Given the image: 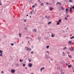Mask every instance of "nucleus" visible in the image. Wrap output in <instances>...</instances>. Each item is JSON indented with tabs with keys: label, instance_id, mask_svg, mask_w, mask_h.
<instances>
[{
	"label": "nucleus",
	"instance_id": "1",
	"mask_svg": "<svg viewBox=\"0 0 74 74\" xmlns=\"http://www.w3.org/2000/svg\"><path fill=\"white\" fill-rule=\"evenodd\" d=\"M25 48L26 49L27 51H29V50L30 51H32V49L30 48H28V47H25Z\"/></svg>",
	"mask_w": 74,
	"mask_h": 74
},
{
	"label": "nucleus",
	"instance_id": "2",
	"mask_svg": "<svg viewBox=\"0 0 74 74\" xmlns=\"http://www.w3.org/2000/svg\"><path fill=\"white\" fill-rule=\"evenodd\" d=\"M69 50H71V51H74V49H73V48L71 47L70 48H69Z\"/></svg>",
	"mask_w": 74,
	"mask_h": 74
},
{
	"label": "nucleus",
	"instance_id": "3",
	"mask_svg": "<svg viewBox=\"0 0 74 74\" xmlns=\"http://www.w3.org/2000/svg\"><path fill=\"white\" fill-rule=\"evenodd\" d=\"M29 67H32V64L29 63Z\"/></svg>",
	"mask_w": 74,
	"mask_h": 74
},
{
	"label": "nucleus",
	"instance_id": "4",
	"mask_svg": "<svg viewBox=\"0 0 74 74\" xmlns=\"http://www.w3.org/2000/svg\"><path fill=\"white\" fill-rule=\"evenodd\" d=\"M11 73L13 74V73H14L15 72V71L14 70H11Z\"/></svg>",
	"mask_w": 74,
	"mask_h": 74
},
{
	"label": "nucleus",
	"instance_id": "5",
	"mask_svg": "<svg viewBox=\"0 0 74 74\" xmlns=\"http://www.w3.org/2000/svg\"><path fill=\"white\" fill-rule=\"evenodd\" d=\"M68 44H71V43H72V42H71V41H69L68 42Z\"/></svg>",
	"mask_w": 74,
	"mask_h": 74
},
{
	"label": "nucleus",
	"instance_id": "6",
	"mask_svg": "<svg viewBox=\"0 0 74 74\" xmlns=\"http://www.w3.org/2000/svg\"><path fill=\"white\" fill-rule=\"evenodd\" d=\"M45 69L44 67H42V68H41L40 69V71H42V70L43 69Z\"/></svg>",
	"mask_w": 74,
	"mask_h": 74
},
{
	"label": "nucleus",
	"instance_id": "7",
	"mask_svg": "<svg viewBox=\"0 0 74 74\" xmlns=\"http://www.w3.org/2000/svg\"><path fill=\"white\" fill-rule=\"evenodd\" d=\"M51 36L52 37H53L54 36H55V34H54L52 33L51 34Z\"/></svg>",
	"mask_w": 74,
	"mask_h": 74
},
{
	"label": "nucleus",
	"instance_id": "8",
	"mask_svg": "<svg viewBox=\"0 0 74 74\" xmlns=\"http://www.w3.org/2000/svg\"><path fill=\"white\" fill-rule=\"evenodd\" d=\"M33 31L34 32H36L37 31H36V29H34L33 30Z\"/></svg>",
	"mask_w": 74,
	"mask_h": 74
},
{
	"label": "nucleus",
	"instance_id": "9",
	"mask_svg": "<svg viewBox=\"0 0 74 74\" xmlns=\"http://www.w3.org/2000/svg\"><path fill=\"white\" fill-rule=\"evenodd\" d=\"M40 6H43L44 5V3H41L40 4Z\"/></svg>",
	"mask_w": 74,
	"mask_h": 74
},
{
	"label": "nucleus",
	"instance_id": "10",
	"mask_svg": "<svg viewBox=\"0 0 74 74\" xmlns=\"http://www.w3.org/2000/svg\"><path fill=\"white\" fill-rule=\"evenodd\" d=\"M61 10H64V8H63V7H61Z\"/></svg>",
	"mask_w": 74,
	"mask_h": 74
},
{
	"label": "nucleus",
	"instance_id": "11",
	"mask_svg": "<svg viewBox=\"0 0 74 74\" xmlns=\"http://www.w3.org/2000/svg\"><path fill=\"white\" fill-rule=\"evenodd\" d=\"M73 1V0H69V2H70V3H72Z\"/></svg>",
	"mask_w": 74,
	"mask_h": 74
},
{
	"label": "nucleus",
	"instance_id": "12",
	"mask_svg": "<svg viewBox=\"0 0 74 74\" xmlns=\"http://www.w3.org/2000/svg\"><path fill=\"white\" fill-rule=\"evenodd\" d=\"M3 52V51H2L1 50H0V53H2Z\"/></svg>",
	"mask_w": 74,
	"mask_h": 74
},
{
	"label": "nucleus",
	"instance_id": "13",
	"mask_svg": "<svg viewBox=\"0 0 74 74\" xmlns=\"http://www.w3.org/2000/svg\"><path fill=\"white\" fill-rule=\"evenodd\" d=\"M50 11H52V10L53 9V8H52V7H50Z\"/></svg>",
	"mask_w": 74,
	"mask_h": 74
},
{
	"label": "nucleus",
	"instance_id": "14",
	"mask_svg": "<svg viewBox=\"0 0 74 74\" xmlns=\"http://www.w3.org/2000/svg\"><path fill=\"white\" fill-rule=\"evenodd\" d=\"M65 13L66 14H68V13H69V12L68 11H65Z\"/></svg>",
	"mask_w": 74,
	"mask_h": 74
},
{
	"label": "nucleus",
	"instance_id": "15",
	"mask_svg": "<svg viewBox=\"0 0 74 74\" xmlns=\"http://www.w3.org/2000/svg\"><path fill=\"white\" fill-rule=\"evenodd\" d=\"M28 60L29 61V62H31V61L32 60V59H28Z\"/></svg>",
	"mask_w": 74,
	"mask_h": 74
},
{
	"label": "nucleus",
	"instance_id": "16",
	"mask_svg": "<svg viewBox=\"0 0 74 74\" xmlns=\"http://www.w3.org/2000/svg\"><path fill=\"white\" fill-rule=\"evenodd\" d=\"M23 21H24V22H26L27 21V20H26V19H25L23 20Z\"/></svg>",
	"mask_w": 74,
	"mask_h": 74
},
{
	"label": "nucleus",
	"instance_id": "17",
	"mask_svg": "<svg viewBox=\"0 0 74 74\" xmlns=\"http://www.w3.org/2000/svg\"><path fill=\"white\" fill-rule=\"evenodd\" d=\"M71 67V65H70L68 66V67L69 68H70Z\"/></svg>",
	"mask_w": 74,
	"mask_h": 74
},
{
	"label": "nucleus",
	"instance_id": "18",
	"mask_svg": "<svg viewBox=\"0 0 74 74\" xmlns=\"http://www.w3.org/2000/svg\"><path fill=\"white\" fill-rule=\"evenodd\" d=\"M49 46H46V48H47V49H48V48H49Z\"/></svg>",
	"mask_w": 74,
	"mask_h": 74
},
{
	"label": "nucleus",
	"instance_id": "19",
	"mask_svg": "<svg viewBox=\"0 0 74 74\" xmlns=\"http://www.w3.org/2000/svg\"><path fill=\"white\" fill-rule=\"evenodd\" d=\"M0 56H1V57L3 56V53H1L0 54Z\"/></svg>",
	"mask_w": 74,
	"mask_h": 74
},
{
	"label": "nucleus",
	"instance_id": "20",
	"mask_svg": "<svg viewBox=\"0 0 74 74\" xmlns=\"http://www.w3.org/2000/svg\"><path fill=\"white\" fill-rule=\"evenodd\" d=\"M57 4H60L61 5H62V4H61V3H60V2H57Z\"/></svg>",
	"mask_w": 74,
	"mask_h": 74
},
{
	"label": "nucleus",
	"instance_id": "21",
	"mask_svg": "<svg viewBox=\"0 0 74 74\" xmlns=\"http://www.w3.org/2000/svg\"><path fill=\"white\" fill-rule=\"evenodd\" d=\"M69 11H72V8H71V7L70 8V9Z\"/></svg>",
	"mask_w": 74,
	"mask_h": 74
},
{
	"label": "nucleus",
	"instance_id": "22",
	"mask_svg": "<svg viewBox=\"0 0 74 74\" xmlns=\"http://www.w3.org/2000/svg\"><path fill=\"white\" fill-rule=\"evenodd\" d=\"M68 57H69V58H71V55H68Z\"/></svg>",
	"mask_w": 74,
	"mask_h": 74
},
{
	"label": "nucleus",
	"instance_id": "23",
	"mask_svg": "<svg viewBox=\"0 0 74 74\" xmlns=\"http://www.w3.org/2000/svg\"><path fill=\"white\" fill-rule=\"evenodd\" d=\"M73 38H74V36H73L72 37H71V39H73Z\"/></svg>",
	"mask_w": 74,
	"mask_h": 74
},
{
	"label": "nucleus",
	"instance_id": "24",
	"mask_svg": "<svg viewBox=\"0 0 74 74\" xmlns=\"http://www.w3.org/2000/svg\"><path fill=\"white\" fill-rule=\"evenodd\" d=\"M34 5L35 7H36V6H37V4L36 3H35Z\"/></svg>",
	"mask_w": 74,
	"mask_h": 74
},
{
	"label": "nucleus",
	"instance_id": "25",
	"mask_svg": "<svg viewBox=\"0 0 74 74\" xmlns=\"http://www.w3.org/2000/svg\"><path fill=\"white\" fill-rule=\"evenodd\" d=\"M30 40H29V41H32V38H30Z\"/></svg>",
	"mask_w": 74,
	"mask_h": 74
},
{
	"label": "nucleus",
	"instance_id": "26",
	"mask_svg": "<svg viewBox=\"0 0 74 74\" xmlns=\"http://www.w3.org/2000/svg\"><path fill=\"white\" fill-rule=\"evenodd\" d=\"M46 5H49V3H46Z\"/></svg>",
	"mask_w": 74,
	"mask_h": 74
},
{
	"label": "nucleus",
	"instance_id": "27",
	"mask_svg": "<svg viewBox=\"0 0 74 74\" xmlns=\"http://www.w3.org/2000/svg\"><path fill=\"white\" fill-rule=\"evenodd\" d=\"M59 22H60V23L61 22V19H60L58 21Z\"/></svg>",
	"mask_w": 74,
	"mask_h": 74
},
{
	"label": "nucleus",
	"instance_id": "28",
	"mask_svg": "<svg viewBox=\"0 0 74 74\" xmlns=\"http://www.w3.org/2000/svg\"><path fill=\"white\" fill-rule=\"evenodd\" d=\"M61 72V74H64V72Z\"/></svg>",
	"mask_w": 74,
	"mask_h": 74
},
{
	"label": "nucleus",
	"instance_id": "29",
	"mask_svg": "<svg viewBox=\"0 0 74 74\" xmlns=\"http://www.w3.org/2000/svg\"><path fill=\"white\" fill-rule=\"evenodd\" d=\"M23 60H20V62H23Z\"/></svg>",
	"mask_w": 74,
	"mask_h": 74
},
{
	"label": "nucleus",
	"instance_id": "30",
	"mask_svg": "<svg viewBox=\"0 0 74 74\" xmlns=\"http://www.w3.org/2000/svg\"><path fill=\"white\" fill-rule=\"evenodd\" d=\"M59 24H60V23H59V22L57 23V25H59Z\"/></svg>",
	"mask_w": 74,
	"mask_h": 74
},
{
	"label": "nucleus",
	"instance_id": "31",
	"mask_svg": "<svg viewBox=\"0 0 74 74\" xmlns=\"http://www.w3.org/2000/svg\"><path fill=\"white\" fill-rule=\"evenodd\" d=\"M11 45H12V46H13V45H14V44L12 43L11 44Z\"/></svg>",
	"mask_w": 74,
	"mask_h": 74
},
{
	"label": "nucleus",
	"instance_id": "32",
	"mask_svg": "<svg viewBox=\"0 0 74 74\" xmlns=\"http://www.w3.org/2000/svg\"><path fill=\"white\" fill-rule=\"evenodd\" d=\"M65 19H66V20H67V18L65 17Z\"/></svg>",
	"mask_w": 74,
	"mask_h": 74
},
{
	"label": "nucleus",
	"instance_id": "33",
	"mask_svg": "<svg viewBox=\"0 0 74 74\" xmlns=\"http://www.w3.org/2000/svg\"><path fill=\"white\" fill-rule=\"evenodd\" d=\"M32 11H31V12H30V14H31L32 15Z\"/></svg>",
	"mask_w": 74,
	"mask_h": 74
},
{
	"label": "nucleus",
	"instance_id": "34",
	"mask_svg": "<svg viewBox=\"0 0 74 74\" xmlns=\"http://www.w3.org/2000/svg\"><path fill=\"white\" fill-rule=\"evenodd\" d=\"M66 11H68V9L66 8Z\"/></svg>",
	"mask_w": 74,
	"mask_h": 74
},
{
	"label": "nucleus",
	"instance_id": "35",
	"mask_svg": "<svg viewBox=\"0 0 74 74\" xmlns=\"http://www.w3.org/2000/svg\"><path fill=\"white\" fill-rule=\"evenodd\" d=\"M51 22H49V23H48V25H49V24H51Z\"/></svg>",
	"mask_w": 74,
	"mask_h": 74
},
{
	"label": "nucleus",
	"instance_id": "36",
	"mask_svg": "<svg viewBox=\"0 0 74 74\" xmlns=\"http://www.w3.org/2000/svg\"><path fill=\"white\" fill-rule=\"evenodd\" d=\"M31 54H33V51H31Z\"/></svg>",
	"mask_w": 74,
	"mask_h": 74
},
{
	"label": "nucleus",
	"instance_id": "37",
	"mask_svg": "<svg viewBox=\"0 0 74 74\" xmlns=\"http://www.w3.org/2000/svg\"><path fill=\"white\" fill-rule=\"evenodd\" d=\"M46 53H49V51H46Z\"/></svg>",
	"mask_w": 74,
	"mask_h": 74
},
{
	"label": "nucleus",
	"instance_id": "38",
	"mask_svg": "<svg viewBox=\"0 0 74 74\" xmlns=\"http://www.w3.org/2000/svg\"><path fill=\"white\" fill-rule=\"evenodd\" d=\"M1 73L2 74H3V73H4V71H2Z\"/></svg>",
	"mask_w": 74,
	"mask_h": 74
},
{
	"label": "nucleus",
	"instance_id": "39",
	"mask_svg": "<svg viewBox=\"0 0 74 74\" xmlns=\"http://www.w3.org/2000/svg\"><path fill=\"white\" fill-rule=\"evenodd\" d=\"M62 56H65V54H63V55H62Z\"/></svg>",
	"mask_w": 74,
	"mask_h": 74
},
{
	"label": "nucleus",
	"instance_id": "40",
	"mask_svg": "<svg viewBox=\"0 0 74 74\" xmlns=\"http://www.w3.org/2000/svg\"><path fill=\"white\" fill-rule=\"evenodd\" d=\"M67 53L68 54V55H69V54H70L69 52H67Z\"/></svg>",
	"mask_w": 74,
	"mask_h": 74
},
{
	"label": "nucleus",
	"instance_id": "41",
	"mask_svg": "<svg viewBox=\"0 0 74 74\" xmlns=\"http://www.w3.org/2000/svg\"><path fill=\"white\" fill-rule=\"evenodd\" d=\"M34 7H35V6H34V5H33V6H32V8H34Z\"/></svg>",
	"mask_w": 74,
	"mask_h": 74
},
{
	"label": "nucleus",
	"instance_id": "42",
	"mask_svg": "<svg viewBox=\"0 0 74 74\" xmlns=\"http://www.w3.org/2000/svg\"><path fill=\"white\" fill-rule=\"evenodd\" d=\"M25 66V64H23V66Z\"/></svg>",
	"mask_w": 74,
	"mask_h": 74
},
{
	"label": "nucleus",
	"instance_id": "43",
	"mask_svg": "<svg viewBox=\"0 0 74 74\" xmlns=\"http://www.w3.org/2000/svg\"><path fill=\"white\" fill-rule=\"evenodd\" d=\"M62 70H63V69H61V70L60 71H62Z\"/></svg>",
	"mask_w": 74,
	"mask_h": 74
},
{
	"label": "nucleus",
	"instance_id": "44",
	"mask_svg": "<svg viewBox=\"0 0 74 74\" xmlns=\"http://www.w3.org/2000/svg\"><path fill=\"white\" fill-rule=\"evenodd\" d=\"M16 65V66H18V63H17Z\"/></svg>",
	"mask_w": 74,
	"mask_h": 74
},
{
	"label": "nucleus",
	"instance_id": "45",
	"mask_svg": "<svg viewBox=\"0 0 74 74\" xmlns=\"http://www.w3.org/2000/svg\"><path fill=\"white\" fill-rule=\"evenodd\" d=\"M26 62V61H25L24 63H25Z\"/></svg>",
	"mask_w": 74,
	"mask_h": 74
},
{
	"label": "nucleus",
	"instance_id": "46",
	"mask_svg": "<svg viewBox=\"0 0 74 74\" xmlns=\"http://www.w3.org/2000/svg\"><path fill=\"white\" fill-rule=\"evenodd\" d=\"M72 8H73V9H74V6H73L72 7Z\"/></svg>",
	"mask_w": 74,
	"mask_h": 74
},
{
	"label": "nucleus",
	"instance_id": "47",
	"mask_svg": "<svg viewBox=\"0 0 74 74\" xmlns=\"http://www.w3.org/2000/svg\"><path fill=\"white\" fill-rule=\"evenodd\" d=\"M26 30H27V28L25 27Z\"/></svg>",
	"mask_w": 74,
	"mask_h": 74
},
{
	"label": "nucleus",
	"instance_id": "48",
	"mask_svg": "<svg viewBox=\"0 0 74 74\" xmlns=\"http://www.w3.org/2000/svg\"><path fill=\"white\" fill-rule=\"evenodd\" d=\"M66 66H68V64H66Z\"/></svg>",
	"mask_w": 74,
	"mask_h": 74
},
{
	"label": "nucleus",
	"instance_id": "49",
	"mask_svg": "<svg viewBox=\"0 0 74 74\" xmlns=\"http://www.w3.org/2000/svg\"><path fill=\"white\" fill-rule=\"evenodd\" d=\"M65 49H67V47H65Z\"/></svg>",
	"mask_w": 74,
	"mask_h": 74
},
{
	"label": "nucleus",
	"instance_id": "50",
	"mask_svg": "<svg viewBox=\"0 0 74 74\" xmlns=\"http://www.w3.org/2000/svg\"><path fill=\"white\" fill-rule=\"evenodd\" d=\"M47 19H49V17H48V16L47 17Z\"/></svg>",
	"mask_w": 74,
	"mask_h": 74
},
{
	"label": "nucleus",
	"instance_id": "51",
	"mask_svg": "<svg viewBox=\"0 0 74 74\" xmlns=\"http://www.w3.org/2000/svg\"><path fill=\"white\" fill-rule=\"evenodd\" d=\"M0 5H2V3H0Z\"/></svg>",
	"mask_w": 74,
	"mask_h": 74
},
{
	"label": "nucleus",
	"instance_id": "52",
	"mask_svg": "<svg viewBox=\"0 0 74 74\" xmlns=\"http://www.w3.org/2000/svg\"><path fill=\"white\" fill-rule=\"evenodd\" d=\"M19 36H21V34H19Z\"/></svg>",
	"mask_w": 74,
	"mask_h": 74
},
{
	"label": "nucleus",
	"instance_id": "53",
	"mask_svg": "<svg viewBox=\"0 0 74 74\" xmlns=\"http://www.w3.org/2000/svg\"><path fill=\"white\" fill-rule=\"evenodd\" d=\"M38 2H40V0H38Z\"/></svg>",
	"mask_w": 74,
	"mask_h": 74
},
{
	"label": "nucleus",
	"instance_id": "54",
	"mask_svg": "<svg viewBox=\"0 0 74 74\" xmlns=\"http://www.w3.org/2000/svg\"><path fill=\"white\" fill-rule=\"evenodd\" d=\"M28 14H27V16H28Z\"/></svg>",
	"mask_w": 74,
	"mask_h": 74
},
{
	"label": "nucleus",
	"instance_id": "55",
	"mask_svg": "<svg viewBox=\"0 0 74 74\" xmlns=\"http://www.w3.org/2000/svg\"><path fill=\"white\" fill-rule=\"evenodd\" d=\"M51 60H53V59H51Z\"/></svg>",
	"mask_w": 74,
	"mask_h": 74
},
{
	"label": "nucleus",
	"instance_id": "56",
	"mask_svg": "<svg viewBox=\"0 0 74 74\" xmlns=\"http://www.w3.org/2000/svg\"><path fill=\"white\" fill-rule=\"evenodd\" d=\"M69 17V15H67V17Z\"/></svg>",
	"mask_w": 74,
	"mask_h": 74
},
{
	"label": "nucleus",
	"instance_id": "57",
	"mask_svg": "<svg viewBox=\"0 0 74 74\" xmlns=\"http://www.w3.org/2000/svg\"><path fill=\"white\" fill-rule=\"evenodd\" d=\"M25 69H27V68H25Z\"/></svg>",
	"mask_w": 74,
	"mask_h": 74
},
{
	"label": "nucleus",
	"instance_id": "58",
	"mask_svg": "<svg viewBox=\"0 0 74 74\" xmlns=\"http://www.w3.org/2000/svg\"><path fill=\"white\" fill-rule=\"evenodd\" d=\"M64 52H63V54H64Z\"/></svg>",
	"mask_w": 74,
	"mask_h": 74
},
{
	"label": "nucleus",
	"instance_id": "59",
	"mask_svg": "<svg viewBox=\"0 0 74 74\" xmlns=\"http://www.w3.org/2000/svg\"><path fill=\"white\" fill-rule=\"evenodd\" d=\"M21 37V35H20V37Z\"/></svg>",
	"mask_w": 74,
	"mask_h": 74
},
{
	"label": "nucleus",
	"instance_id": "60",
	"mask_svg": "<svg viewBox=\"0 0 74 74\" xmlns=\"http://www.w3.org/2000/svg\"><path fill=\"white\" fill-rule=\"evenodd\" d=\"M32 11H34V10L33 9L32 10Z\"/></svg>",
	"mask_w": 74,
	"mask_h": 74
},
{
	"label": "nucleus",
	"instance_id": "61",
	"mask_svg": "<svg viewBox=\"0 0 74 74\" xmlns=\"http://www.w3.org/2000/svg\"><path fill=\"white\" fill-rule=\"evenodd\" d=\"M56 5H58V3L56 4Z\"/></svg>",
	"mask_w": 74,
	"mask_h": 74
},
{
	"label": "nucleus",
	"instance_id": "62",
	"mask_svg": "<svg viewBox=\"0 0 74 74\" xmlns=\"http://www.w3.org/2000/svg\"><path fill=\"white\" fill-rule=\"evenodd\" d=\"M67 29H69V28H67Z\"/></svg>",
	"mask_w": 74,
	"mask_h": 74
},
{
	"label": "nucleus",
	"instance_id": "63",
	"mask_svg": "<svg viewBox=\"0 0 74 74\" xmlns=\"http://www.w3.org/2000/svg\"><path fill=\"white\" fill-rule=\"evenodd\" d=\"M45 18H47V16H46Z\"/></svg>",
	"mask_w": 74,
	"mask_h": 74
},
{
	"label": "nucleus",
	"instance_id": "64",
	"mask_svg": "<svg viewBox=\"0 0 74 74\" xmlns=\"http://www.w3.org/2000/svg\"><path fill=\"white\" fill-rule=\"evenodd\" d=\"M31 16H30V18H31Z\"/></svg>",
	"mask_w": 74,
	"mask_h": 74
}]
</instances>
